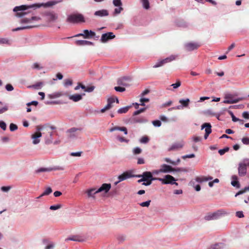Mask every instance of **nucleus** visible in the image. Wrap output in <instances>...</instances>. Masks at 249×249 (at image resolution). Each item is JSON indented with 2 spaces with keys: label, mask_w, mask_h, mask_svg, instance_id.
Segmentation results:
<instances>
[{
  "label": "nucleus",
  "mask_w": 249,
  "mask_h": 249,
  "mask_svg": "<svg viewBox=\"0 0 249 249\" xmlns=\"http://www.w3.org/2000/svg\"><path fill=\"white\" fill-rule=\"evenodd\" d=\"M60 1L52 0L48 1L46 3H35L31 5H22L18 6H16L13 9V11L16 13V16L18 18H22L27 15L28 13H31V11L28 10L29 9L33 8L36 9L40 7H49L53 6Z\"/></svg>",
  "instance_id": "nucleus-1"
},
{
  "label": "nucleus",
  "mask_w": 249,
  "mask_h": 249,
  "mask_svg": "<svg viewBox=\"0 0 249 249\" xmlns=\"http://www.w3.org/2000/svg\"><path fill=\"white\" fill-rule=\"evenodd\" d=\"M229 213L223 209L219 210L213 213H209L205 216L206 220H212L217 219L222 216L227 215Z\"/></svg>",
  "instance_id": "nucleus-2"
},
{
  "label": "nucleus",
  "mask_w": 249,
  "mask_h": 249,
  "mask_svg": "<svg viewBox=\"0 0 249 249\" xmlns=\"http://www.w3.org/2000/svg\"><path fill=\"white\" fill-rule=\"evenodd\" d=\"M67 21L70 23H76L79 22H85L84 16L81 14H71L68 16Z\"/></svg>",
  "instance_id": "nucleus-3"
},
{
  "label": "nucleus",
  "mask_w": 249,
  "mask_h": 249,
  "mask_svg": "<svg viewBox=\"0 0 249 249\" xmlns=\"http://www.w3.org/2000/svg\"><path fill=\"white\" fill-rule=\"evenodd\" d=\"M249 166V159H245L239 163L238 166V175L243 177L246 175L247 173V166Z\"/></svg>",
  "instance_id": "nucleus-4"
},
{
  "label": "nucleus",
  "mask_w": 249,
  "mask_h": 249,
  "mask_svg": "<svg viewBox=\"0 0 249 249\" xmlns=\"http://www.w3.org/2000/svg\"><path fill=\"white\" fill-rule=\"evenodd\" d=\"M81 129L75 127L71 128L67 130L68 136L71 139H75L80 135Z\"/></svg>",
  "instance_id": "nucleus-5"
},
{
  "label": "nucleus",
  "mask_w": 249,
  "mask_h": 249,
  "mask_svg": "<svg viewBox=\"0 0 249 249\" xmlns=\"http://www.w3.org/2000/svg\"><path fill=\"white\" fill-rule=\"evenodd\" d=\"M43 16L46 18V19L50 22H53L57 18V15L52 11H46L43 13Z\"/></svg>",
  "instance_id": "nucleus-6"
},
{
  "label": "nucleus",
  "mask_w": 249,
  "mask_h": 249,
  "mask_svg": "<svg viewBox=\"0 0 249 249\" xmlns=\"http://www.w3.org/2000/svg\"><path fill=\"white\" fill-rule=\"evenodd\" d=\"M160 171L162 173H168L172 172H179L181 171L180 168L175 169L172 167L171 166L167 165L166 164H163L160 166Z\"/></svg>",
  "instance_id": "nucleus-7"
},
{
  "label": "nucleus",
  "mask_w": 249,
  "mask_h": 249,
  "mask_svg": "<svg viewBox=\"0 0 249 249\" xmlns=\"http://www.w3.org/2000/svg\"><path fill=\"white\" fill-rule=\"evenodd\" d=\"M131 80V78L129 76L120 78L117 80V84L124 87H128L130 86L129 83Z\"/></svg>",
  "instance_id": "nucleus-8"
},
{
  "label": "nucleus",
  "mask_w": 249,
  "mask_h": 249,
  "mask_svg": "<svg viewBox=\"0 0 249 249\" xmlns=\"http://www.w3.org/2000/svg\"><path fill=\"white\" fill-rule=\"evenodd\" d=\"M115 37V35L112 32H107L102 35L100 41L102 43H106Z\"/></svg>",
  "instance_id": "nucleus-9"
},
{
  "label": "nucleus",
  "mask_w": 249,
  "mask_h": 249,
  "mask_svg": "<svg viewBox=\"0 0 249 249\" xmlns=\"http://www.w3.org/2000/svg\"><path fill=\"white\" fill-rule=\"evenodd\" d=\"M173 181H176V179L170 175H165L164 178L160 179V181L163 184H172Z\"/></svg>",
  "instance_id": "nucleus-10"
},
{
  "label": "nucleus",
  "mask_w": 249,
  "mask_h": 249,
  "mask_svg": "<svg viewBox=\"0 0 249 249\" xmlns=\"http://www.w3.org/2000/svg\"><path fill=\"white\" fill-rule=\"evenodd\" d=\"M225 100L224 101V103L226 104H234L238 102L241 100L240 98H233L232 94H229L225 96Z\"/></svg>",
  "instance_id": "nucleus-11"
},
{
  "label": "nucleus",
  "mask_w": 249,
  "mask_h": 249,
  "mask_svg": "<svg viewBox=\"0 0 249 249\" xmlns=\"http://www.w3.org/2000/svg\"><path fill=\"white\" fill-rule=\"evenodd\" d=\"M95 36V32L88 30H84L83 33L79 34L76 35V36H83L85 38H89L94 37Z\"/></svg>",
  "instance_id": "nucleus-12"
},
{
  "label": "nucleus",
  "mask_w": 249,
  "mask_h": 249,
  "mask_svg": "<svg viewBox=\"0 0 249 249\" xmlns=\"http://www.w3.org/2000/svg\"><path fill=\"white\" fill-rule=\"evenodd\" d=\"M185 50L188 51H192L197 49L200 45L195 42H189L184 45Z\"/></svg>",
  "instance_id": "nucleus-13"
},
{
  "label": "nucleus",
  "mask_w": 249,
  "mask_h": 249,
  "mask_svg": "<svg viewBox=\"0 0 249 249\" xmlns=\"http://www.w3.org/2000/svg\"><path fill=\"white\" fill-rule=\"evenodd\" d=\"M204 128H205L204 139H207L209 135L212 132L211 124L207 123L203 124L201 126V129H203Z\"/></svg>",
  "instance_id": "nucleus-14"
},
{
  "label": "nucleus",
  "mask_w": 249,
  "mask_h": 249,
  "mask_svg": "<svg viewBox=\"0 0 249 249\" xmlns=\"http://www.w3.org/2000/svg\"><path fill=\"white\" fill-rule=\"evenodd\" d=\"M132 177V176L130 172H125L118 177V178L119 180L118 181L115 182L114 184L115 185H117L120 182L123 181L125 179H126L127 178H129Z\"/></svg>",
  "instance_id": "nucleus-15"
},
{
  "label": "nucleus",
  "mask_w": 249,
  "mask_h": 249,
  "mask_svg": "<svg viewBox=\"0 0 249 249\" xmlns=\"http://www.w3.org/2000/svg\"><path fill=\"white\" fill-rule=\"evenodd\" d=\"M42 133L41 132H35L31 135V138L33 140V143L34 144H37L39 143V138L41 137Z\"/></svg>",
  "instance_id": "nucleus-16"
},
{
  "label": "nucleus",
  "mask_w": 249,
  "mask_h": 249,
  "mask_svg": "<svg viewBox=\"0 0 249 249\" xmlns=\"http://www.w3.org/2000/svg\"><path fill=\"white\" fill-rule=\"evenodd\" d=\"M111 188V184L109 183H104L97 189L99 193L103 192L105 194L107 193Z\"/></svg>",
  "instance_id": "nucleus-17"
},
{
  "label": "nucleus",
  "mask_w": 249,
  "mask_h": 249,
  "mask_svg": "<svg viewBox=\"0 0 249 249\" xmlns=\"http://www.w3.org/2000/svg\"><path fill=\"white\" fill-rule=\"evenodd\" d=\"M115 102V98H109L107 99V105L101 110L102 113L105 112L106 110H107L111 108L112 107V104Z\"/></svg>",
  "instance_id": "nucleus-18"
},
{
  "label": "nucleus",
  "mask_w": 249,
  "mask_h": 249,
  "mask_svg": "<svg viewBox=\"0 0 249 249\" xmlns=\"http://www.w3.org/2000/svg\"><path fill=\"white\" fill-rule=\"evenodd\" d=\"M184 142H183L175 143L173 144H172L170 148H169L168 151H170L178 150L179 149L182 148Z\"/></svg>",
  "instance_id": "nucleus-19"
},
{
  "label": "nucleus",
  "mask_w": 249,
  "mask_h": 249,
  "mask_svg": "<svg viewBox=\"0 0 249 249\" xmlns=\"http://www.w3.org/2000/svg\"><path fill=\"white\" fill-rule=\"evenodd\" d=\"M85 95V93H83V94H75L73 95H70L69 96V98L70 100H72L74 102H77L81 100L82 99V96Z\"/></svg>",
  "instance_id": "nucleus-20"
},
{
  "label": "nucleus",
  "mask_w": 249,
  "mask_h": 249,
  "mask_svg": "<svg viewBox=\"0 0 249 249\" xmlns=\"http://www.w3.org/2000/svg\"><path fill=\"white\" fill-rule=\"evenodd\" d=\"M94 16L99 17H104L108 16L109 13L107 10L102 9L98 11H96L94 13Z\"/></svg>",
  "instance_id": "nucleus-21"
},
{
  "label": "nucleus",
  "mask_w": 249,
  "mask_h": 249,
  "mask_svg": "<svg viewBox=\"0 0 249 249\" xmlns=\"http://www.w3.org/2000/svg\"><path fill=\"white\" fill-rule=\"evenodd\" d=\"M152 173L149 171L144 172L142 175H137L138 178H143L144 181L147 180H150L152 178Z\"/></svg>",
  "instance_id": "nucleus-22"
},
{
  "label": "nucleus",
  "mask_w": 249,
  "mask_h": 249,
  "mask_svg": "<svg viewBox=\"0 0 249 249\" xmlns=\"http://www.w3.org/2000/svg\"><path fill=\"white\" fill-rule=\"evenodd\" d=\"M231 179L232 181L231 182V184L236 188H239L240 187V185L238 181L237 176L236 175H233L231 177Z\"/></svg>",
  "instance_id": "nucleus-23"
},
{
  "label": "nucleus",
  "mask_w": 249,
  "mask_h": 249,
  "mask_svg": "<svg viewBox=\"0 0 249 249\" xmlns=\"http://www.w3.org/2000/svg\"><path fill=\"white\" fill-rule=\"evenodd\" d=\"M116 130H119L121 131H123L125 135L127 134V128L123 126V127H120V126H114L112 128H111L109 129L110 132H113Z\"/></svg>",
  "instance_id": "nucleus-24"
},
{
  "label": "nucleus",
  "mask_w": 249,
  "mask_h": 249,
  "mask_svg": "<svg viewBox=\"0 0 249 249\" xmlns=\"http://www.w3.org/2000/svg\"><path fill=\"white\" fill-rule=\"evenodd\" d=\"M226 247V245L223 243H215L211 245L208 249H222Z\"/></svg>",
  "instance_id": "nucleus-25"
},
{
  "label": "nucleus",
  "mask_w": 249,
  "mask_h": 249,
  "mask_svg": "<svg viewBox=\"0 0 249 249\" xmlns=\"http://www.w3.org/2000/svg\"><path fill=\"white\" fill-rule=\"evenodd\" d=\"M76 45L78 46H88L93 45L92 42L85 40H79L76 41Z\"/></svg>",
  "instance_id": "nucleus-26"
},
{
  "label": "nucleus",
  "mask_w": 249,
  "mask_h": 249,
  "mask_svg": "<svg viewBox=\"0 0 249 249\" xmlns=\"http://www.w3.org/2000/svg\"><path fill=\"white\" fill-rule=\"evenodd\" d=\"M86 193L89 197L95 198L94 195L98 193L97 189L96 188H91L87 191Z\"/></svg>",
  "instance_id": "nucleus-27"
},
{
  "label": "nucleus",
  "mask_w": 249,
  "mask_h": 249,
  "mask_svg": "<svg viewBox=\"0 0 249 249\" xmlns=\"http://www.w3.org/2000/svg\"><path fill=\"white\" fill-rule=\"evenodd\" d=\"M143 9L148 10L150 8V3L149 0H140Z\"/></svg>",
  "instance_id": "nucleus-28"
},
{
  "label": "nucleus",
  "mask_w": 249,
  "mask_h": 249,
  "mask_svg": "<svg viewBox=\"0 0 249 249\" xmlns=\"http://www.w3.org/2000/svg\"><path fill=\"white\" fill-rule=\"evenodd\" d=\"M177 56H176V55H172L170 56L169 57H166L165 59H161V60H159L158 62L162 63V62H168L172 61L176 59V57Z\"/></svg>",
  "instance_id": "nucleus-29"
},
{
  "label": "nucleus",
  "mask_w": 249,
  "mask_h": 249,
  "mask_svg": "<svg viewBox=\"0 0 249 249\" xmlns=\"http://www.w3.org/2000/svg\"><path fill=\"white\" fill-rule=\"evenodd\" d=\"M190 100L188 98L186 99H180L179 101V103L181 104L182 107H186L188 106Z\"/></svg>",
  "instance_id": "nucleus-30"
},
{
  "label": "nucleus",
  "mask_w": 249,
  "mask_h": 249,
  "mask_svg": "<svg viewBox=\"0 0 249 249\" xmlns=\"http://www.w3.org/2000/svg\"><path fill=\"white\" fill-rule=\"evenodd\" d=\"M31 68L36 70H41L43 68V66L40 63H33Z\"/></svg>",
  "instance_id": "nucleus-31"
},
{
  "label": "nucleus",
  "mask_w": 249,
  "mask_h": 249,
  "mask_svg": "<svg viewBox=\"0 0 249 249\" xmlns=\"http://www.w3.org/2000/svg\"><path fill=\"white\" fill-rule=\"evenodd\" d=\"M52 192V190L51 188L49 187L44 191V192L40 196H39L37 197V198H40V197H41L43 196L49 195Z\"/></svg>",
  "instance_id": "nucleus-32"
},
{
  "label": "nucleus",
  "mask_w": 249,
  "mask_h": 249,
  "mask_svg": "<svg viewBox=\"0 0 249 249\" xmlns=\"http://www.w3.org/2000/svg\"><path fill=\"white\" fill-rule=\"evenodd\" d=\"M34 27H35L34 26H25L19 27H17L16 28L13 29L12 31H13V32L18 31L19 30L32 28Z\"/></svg>",
  "instance_id": "nucleus-33"
},
{
  "label": "nucleus",
  "mask_w": 249,
  "mask_h": 249,
  "mask_svg": "<svg viewBox=\"0 0 249 249\" xmlns=\"http://www.w3.org/2000/svg\"><path fill=\"white\" fill-rule=\"evenodd\" d=\"M123 10V8L122 6H118L114 9L113 14L114 16L119 15Z\"/></svg>",
  "instance_id": "nucleus-34"
},
{
  "label": "nucleus",
  "mask_w": 249,
  "mask_h": 249,
  "mask_svg": "<svg viewBox=\"0 0 249 249\" xmlns=\"http://www.w3.org/2000/svg\"><path fill=\"white\" fill-rule=\"evenodd\" d=\"M19 22L21 24H27L31 22V19L30 18H24L21 19Z\"/></svg>",
  "instance_id": "nucleus-35"
},
{
  "label": "nucleus",
  "mask_w": 249,
  "mask_h": 249,
  "mask_svg": "<svg viewBox=\"0 0 249 249\" xmlns=\"http://www.w3.org/2000/svg\"><path fill=\"white\" fill-rule=\"evenodd\" d=\"M129 107H125L119 109L117 111L118 113H125L128 110Z\"/></svg>",
  "instance_id": "nucleus-36"
},
{
  "label": "nucleus",
  "mask_w": 249,
  "mask_h": 249,
  "mask_svg": "<svg viewBox=\"0 0 249 249\" xmlns=\"http://www.w3.org/2000/svg\"><path fill=\"white\" fill-rule=\"evenodd\" d=\"M112 3L115 7L122 6L123 5L121 0H113Z\"/></svg>",
  "instance_id": "nucleus-37"
},
{
  "label": "nucleus",
  "mask_w": 249,
  "mask_h": 249,
  "mask_svg": "<svg viewBox=\"0 0 249 249\" xmlns=\"http://www.w3.org/2000/svg\"><path fill=\"white\" fill-rule=\"evenodd\" d=\"M72 84V81L70 79H67L64 80V85L67 87L68 86H71Z\"/></svg>",
  "instance_id": "nucleus-38"
},
{
  "label": "nucleus",
  "mask_w": 249,
  "mask_h": 249,
  "mask_svg": "<svg viewBox=\"0 0 249 249\" xmlns=\"http://www.w3.org/2000/svg\"><path fill=\"white\" fill-rule=\"evenodd\" d=\"M207 179L206 178V177H197L196 178V181L199 182V183H202L204 181H206Z\"/></svg>",
  "instance_id": "nucleus-39"
},
{
  "label": "nucleus",
  "mask_w": 249,
  "mask_h": 249,
  "mask_svg": "<svg viewBox=\"0 0 249 249\" xmlns=\"http://www.w3.org/2000/svg\"><path fill=\"white\" fill-rule=\"evenodd\" d=\"M142 151V150L139 147H135L133 149V153L134 155L140 154V153H141Z\"/></svg>",
  "instance_id": "nucleus-40"
},
{
  "label": "nucleus",
  "mask_w": 249,
  "mask_h": 249,
  "mask_svg": "<svg viewBox=\"0 0 249 249\" xmlns=\"http://www.w3.org/2000/svg\"><path fill=\"white\" fill-rule=\"evenodd\" d=\"M52 170V168H40L36 170L37 173L42 172H49Z\"/></svg>",
  "instance_id": "nucleus-41"
},
{
  "label": "nucleus",
  "mask_w": 249,
  "mask_h": 249,
  "mask_svg": "<svg viewBox=\"0 0 249 249\" xmlns=\"http://www.w3.org/2000/svg\"><path fill=\"white\" fill-rule=\"evenodd\" d=\"M116 139L120 142H125L126 143H127L129 141V140H126L125 139V138H124V137H121L119 135H117L116 136Z\"/></svg>",
  "instance_id": "nucleus-42"
},
{
  "label": "nucleus",
  "mask_w": 249,
  "mask_h": 249,
  "mask_svg": "<svg viewBox=\"0 0 249 249\" xmlns=\"http://www.w3.org/2000/svg\"><path fill=\"white\" fill-rule=\"evenodd\" d=\"M229 150V148L228 147H225L223 149H220L218 151V153L220 155H224L226 152H228Z\"/></svg>",
  "instance_id": "nucleus-43"
},
{
  "label": "nucleus",
  "mask_w": 249,
  "mask_h": 249,
  "mask_svg": "<svg viewBox=\"0 0 249 249\" xmlns=\"http://www.w3.org/2000/svg\"><path fill=\"white\" fill-rule=\"evenodd\" d=\"M150 202H151V200H149L140 203L139 204L142 207H148L150 205Z\"/></svg>",
  "instance_id": "nucleus-44"
},
{
  "label": "nucleus",
  "mask_w": 249,
  "mask_h": 249,
  "mask_svg": "<svg viewBox=\"0 0 249 249\" xmlns=\"http://www.w3.org/2000/svg\"><path fill=\"white\" fill-rule=\"evenodd\" d=\"M62 207V205L61 204H57L55 205L51 206L50 207V209L51 210H56Z\"/></svg>",
  "instance_id": "nucleus-45"
},
{
  "label": "nucleus",
  "mask_w": 249,
  "mask_h": 249,
  "mask_svg": "<svg viewBox=\"0 0 249 249\" xmlns=\"http://www.w3.org/2000/svg\"><path fill=\"white\" fill-rule=\"evenodd\" d=\"M11 189V187L10 186H2L0 188L1 191L3 192H9L10 190Z\"/></svg>",
  "instance_id": "nucleus-46"
},
{
  "label": "nucleus",
  "mask_w": 249,
  "mask_h": 249,
  "mask_svg": "<svg viewBox=\"0 0 249 249\" xmlns=\"http://www.w3.org/2000/svg\"><path fill=\"white\" fill-rule=\"evenodd\" d=\"M152 124L155 127H160L161 126V122L159 120H155L152 121Z\"/></svg>",
  "instance_id": "nucleus-47"
},
{
  "label": "nucleus",
  "mask_w": 249,
  "mask_h": 249,
  "mask_svg": "<svg viewBox=\"0 0 249 249\" xmlns=\"http://www.w3.org/2000/svg\"><path fill=\"white\" fill-rule=\"evenodd\" d=\"M114 89L116 91H118V92H124L125 90V89L124 87H122L120 86L115 87Z\"/></svg>",
  "instance_id": "nucleus-48"
},
{
  "label": "nucleus",
  "mask_w": 249,
  "mask_h": 249,
  "mask_svg": "<svg viewBox=\"0 0 249 249\" xmlns=\"http://www.w3.org/2000/svg\"><path fill=\"white\" fill-rule=\"evenodd\" d=\"M18 129V126L13 123H11L10 124V130L11 131H14Z\"/></svg>",
  "instance_id": "nucleus-49"
},
{
  "label": "nucleus",
  "mask_w": 249,
  "mask_h": 249,
  "mask_svg": "<svg viewBox=\"0 0 249 249\" xmlns=\"http://www.w3.org/2000/svg\"><path fill=\"white\" fill-rule=\"evenodd\" d=\"M43 85V83L39 82L36 83V84L33 85L32 87L36 89H39Z\"/></svg>",
  "instance_id": "nucleus-50"
},
{
  "label": "nucleus",
  "mask_w": 249,
  "mask_h": 249,
  "mask_svg": "<svg viewBox=\"0 0 249 249\" xmlns=\"http://www.w3.org/2000/svg\"><path fill=\"white\" fill-rule=\"evenodd\" d=\"M95 89V87L93 86L86 87V89H85V92H91L94 90Z\"/></svg>",
  "instance_id": "nucleus-51"
},
{
  "label": "nucleus",
  "mask_w": 249,
  "mask_h": 249,
  "mask_svg": "<svg viewBox=\"0 0 249 249\" xmlns=\"http://www.w3.org/2000/svg\"><path fill=\"white\" fill-rule=\"evenodd\" d=\"M145 109H146L145 108H142L139 110L135 111L133 113V115L136 116V115H137L144 112L145 111Z\"/></svg>",
  "instance_id": "nucleus-52"
},
{
  "label": "nucleus",
  "mask_w": 249,
  "mask_h": 249,
  "mask_svg": "<svg viewBox=\"0 0 249 249\" xmlns=\"http://www.w3.org/2000/svg\"><path fill=\"white\" fill-rule=\"evenodd\" d=\"M229 113H230V114L231 115V118H232V121L234 122H237L238 120H239V119L236 118L233 114V113H232V111L229 110Z\"/></svg>",
  "instance_id": "nucleus-53"
},
{
  "label": "nucleus",
  "mask_w": 249,
  "mask_h": 249,
  "mask_svg": "<svg viewBox=\"0 0 249 249\" xmlns=\"http://www.w3.org/2000/svg\"><path fill=\"white\" fill-rule=\"evenodd\" d=\"M149 141V138L146 136L142 137L140 140V142L143 143H146Z\"/></svg>",
  "instance_id": "nucleus-54"
},
{
  "label": "nucleus",
  "mask_w": 249,
  "mask_h": 249,
  "mask_svg": "<svg viewBox=\"0 0 249 249\" xmlns=\"http://www.w3.org/2000/svg\"><path fill=\"white\" fill-rule=\"evenodd\" d=\"M6 89L8 91H11L14 90V87L10 84H8L5 86Z\"/></svg>",
  "instance_id": "nucleus-55"
},
{
  "label": "nucleus",
  "mask_w": 249,
  "mask_h": 249,
  "mask_svg": "<svg viewBox=\"0 0 249 249\" xmlns=\"http://www.w3.org/2000/svg\"><path fill=\"white\" fill-rule=\"evenodd\" d=\"M0 127L3 130H5L6 129V123L2 121H0Z\"/></svg>",
  "instance_id": "nucleus-56"
},
{
  "label": "nucleus",
  "mask_w": 249,
  "mask_h": 249,
  "mask_svg": "<svg viewBox=\"0 0 249 249\" xmlns=\"http://www.w3.org/2000/svg\"><path fill=\"white\" fill-rule=\"evenodd\" d=\"M242 142L246 145H249V138L244 137L242 139Z\"/></svg>",
  "instance_id": "nucleus-57"
},
{
  "label": "nucleus",
  "mask_w": 249,
  "mask_h": 249,
  "mask_svg": "<svg viewBox=\"0 0 249 249\" xmlns=\"http://www.w3.org/2000/svg\"><path fill=\"white\" fill-rule=\"evenodd\" d=\"M82 154V152H71L70 154L71 156L73 157H80Z\"/></svg>",
  "instance_id": "nucleus-58"
},
{
  "label": "nucleus",
  "mask_w": 249,
  "mask_h": 249,
  "mask_svg": "<svg viewBox=\"0 0 249 249\" xmlns=\"http://www.w3.org/2000/svg\"><path fill=\"white\" fill-rule=\"evenodd\" d=\"M181 85V82L179 81H178L176 83L173 84L171 85V86L173 87L174 89H177Z\"/></svg>",
  "instance_id": "nucleus-59"
},
{
  "label": "nucleus",
  "mask_w": 249,
  "mask_h": 249,
  "mask_svg": "<svg viewBox=\"0 0 249 249\" xmlns=\"http://www.w3.org/2000/svg\"><path fill=\"white\" fill-rule=\"evenodd\" d=\"M164 160L168 162V163H171L174 165H177V163L176 162H175L174 161H172V160H171L169 158H166L164 159Z\"/></svg>",
  "instance_id": "nucleus-60"
},
{
  "label": "nucleus",
  "mask_w": 249,
  "mask_h": 249,
  "mask_svg": "<svg viewBox=\"0 0 249 249\" xmlns=\"http://www.w3.org/2000/svg\"><path fill=\"white\" fill-rule=\"evenodd\" d=\"M195 157V155L194 154H191L189 155H184L182 157L183 159H186V158H193Z\"/></svg>",
  "instance_id": "nucleus-61"
},
{
  "label": "nucleus",
  "mask_w": 249,
  "mask_h": 249,
  "mask_svg": "<svg viewBox=\"0 0 249 249\" xmlns=\"http://www.w3.org/2000/svg\"><path fill=\"white\" fill-rule=\"evenodd\" d=\"M0 43L1 44H9V40L7 38H2L0 39Z\"/></svg>",
  "instance_id": "nucleus-62"
},
{
  "label": "nucleus",
  "mask_w": 249,
  "mask_h": 249,
  "mask_svg": "<svg viewBox=\"0 0 249 249\" xmlns=\"http://www.w3.org/2000/svg\"><path fill=\"white\" fill-rule=\"evenodd\" d=\"M236 216L239 218H242L244 216L242 211H238L236 212Z\"/></svg>",
  "instance_id": "nucleus-63"
},
{
  "label": "nucleus",
  "mask_w": 249,
  "mask_h": 249,
  "mask_svg": "<svg viewBox=\"0 0 249 249\" xmlns=\"http://www.w3.org/2000/svg\"><path fill=\"white\" fill-rule=\"evenodd\" d=\"M242 116L246 119H249V113L247 111H245L242 113Z\"/></svg>",
  "instance_id": "nucleus-64"
}]
</instances>
